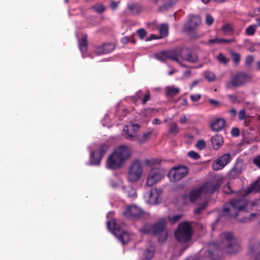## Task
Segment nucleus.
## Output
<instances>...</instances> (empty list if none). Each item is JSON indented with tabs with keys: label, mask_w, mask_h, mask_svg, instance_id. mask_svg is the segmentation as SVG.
<instances>
[{
	"label": "nucleus",
	"mask_w": 260,
	"mask_h": 260,
	"mask_svg": "<svg viewBox=\"0 0 260 260\" xmlns=\"http://www.w3.org/2000/svg\"><path fill=\"white\" fill-rule=\"evenodd\" d=\"M124 193L129 198L134 197L136 192L135 189L132 186H124L122 188Z\"/></svg>",
	"instance_id": "32"
},
{
	"label": "nucleus",
	"mask_w": 260,
	"mask_h": 260,
	"mask_svg": "<svg viewBox=\"0 0 260 260\" xmlns=\"http://www.w3.org/2000/svg\"><path fill=\"white\" fill-rule=\"evenodd\" d=\"M145 162L146 165L149 167H152L158 162L157 160L153 159H146Z\"/></svg>",
	"instance_id": "48"
},
{
	"label": "nucleus",
	"mask_w": 260,
	"mask_h": 260,
	"mask_svg": "<svg viewBox=\"0 0 260 260\" xmlns=\"http://www.w3.org/2000/svg\"><path fill=\"white\" fill-rule=\"evenodd\" d=\"M118 3L119 2H116L115 1H112L111 3L110 7L113 10H115L117 9Z\"/></svg>",
	"instance_id": "61"
},
{
	"label": "nucleus",
	"mask_w": 260,
	"mask_h": 260,
	"mask_svg": "<svg viewBox=\"0 0 260 260\" xmlns=\"http://www.w3.org/2000/svg\"><path fill=\"white\" fill-rule=\"evenodd\" d=\"M115 49V46L112 43H105L96 48V52L98 54H107L111 52Z\"/></svg>",
	"instance_id": "18"
},
{
	"label": "nucleus",
	"mask_w": 260,
	"mask_h": 260,
	"mask_svg": "<svg viewBox=\"0 0 260 260\" xmlns=\"http://www.w3.org/2000/svg\"><path fill=\"white\" fill-rule=\"evenodd\" d=\"M137 34L141 39H143L146 35L145 30L142 28L137 30Z\"/></svg>",
	"instance_id": "49"
},
{
	"label": "nucleus",
	"mask_w": 260,
	"mask_h": 260,
	"mask_svg": "<svg viewBox=\"0 0 260 260\" xmlns=\"http://www.w3.org/2000/svg\"><path fill=\"white\" fill-rule=\"evenodd\" d=\"M232 136L236 137L240 135V131L238 128L234 127L231 131Z\"/></svg>",
	"instance_id": "50"
},
{
	"label": "nucleus",
	"mask_w": 260,
	"mask_h": 260,
	"mask_svg": "<svg viewBox=\"0 0 260 260\" xmlns=\"http://www.w3.org/2000/svg\"><path fill=\"white\" fill-rule=\"evenodd\" d=\"M175 4L173 0H169L167 2L164 3L162 5L159 6V10L160 12H163L167 10L172 7Z\"/></svg>",
	"instance_id": "35"
},
{
	"label": "nucleus",
	"mask_w": 260,
	"mask_h": 260,
	"mask_svg": "<svg viewBox=\"0 0 260 260\" xmlns=\"http://www.w3.org/2000/svg\"><path fill=\"white\" fill-rule=\"evenodd\" d=\"M218 62L222 64L226 65L229 62V59L222 53H220L217 56Z\"/></svg>",
	"instance_id": "39"
},
{
	"label": "nucleus",
	"mask_w": 260,
	"mask_h": 260,
	"mask_svg": "<svg viewBox=\"0 0 260 260\" xmlns=\"http://www.w3.org/2000/svg\"><path fill=\"white\" fill-rule=\"evenodd\" d=\"M88 45L87 35L84 34L79 42V48L81 52H85L87 50Z\"/></svg>",
	"instance_id": "26"
},
{
	"label": "nucleus",
	"mask_w": 260,
	"mask_h": 260,
	"mask_svg": "<svg viewBox=\"0 0 260 260\" xmlns=\"http://www.w3.org/2000/svg\"><path fill=\"white\" fill-rule=\"evenodd\" d=\"M128 128L135 134V135L136 136V133L139 130L140 128V126L137 124H132V125L128 126Z\"/></svg>",
	"instance_id": "46"
},
{
	"label": "nucleus",
	"mask_w": 260,
	"mask_h": 260,
	"mask_svg": "<svg viewBox=\"0 0 260 260\" xmlns=\"http://www.w3.org/2000/svg\"><path fill=\"white\" fill-rule=\"evenodd\" d=\"M205 147L206 143L202 139L199 140L196 144V147L199 150H202L205 148Z\"/></svg>",
	"instance_id": "43"
},
{
	"label": "nucleus",
	"mask_w": 260,
	"mask_h": 260,
	"mask_svg": "<svg viewBox=\"0 0 260 260\" xmlns=\"http://www.w3.org/2000/svg\"><path fill=\"white\" fill-rule=\"evenodd\" d=\"M124 163L131 155V149L126 145H122L118 147L113 152Z\"/></svg>",
	"instance_id": "13"
},
{
	"label": "nucleus",
	"mask_w": 260,
	"mask_h": 260,
	"mask_svg": "<svg viewBox=\"0 0 260 260\" xmlns=\"http://www.w3.org/2000/svg\"><path fill=\"white\" fill-rule=\"evenodd\" d=\"M254 60L253 57L251 55L248 56L245 59V64L247 66H250Z\"/></svg>",
	"instance_id": "53"
},
{
	"label": "nucleus",
	"mask_w": 260,
	"mask_h": 260,
	"mask_svg": "<svg viewBox=\"0 0 260 260\" xmlns=\"http://www.w3.org/2000/svg\"><path fill=\"white\" fill-rule=\"evenodd\" d=\"M159 193L156 189H151L149 193V201L152 204L158 203Z\"/></svg>",
	"instance_id": "29"
},
{
	"label": "nucleus",
	"mask_w": 260,
	"mask_h": 260,
	"mask_svg": "<svg viewBox=\"0 0 260 260\" xmlns=\"http://www.w3.org/2000/svg\"><path fill=\"white\" fill-rule=\"evenodd\" d=\"M225 124V120L222 118L215 119L211 124V129L214 131H219L222 129Z\"/></svg>",
	"instance_id": "21"
},
{
	"label": "nucleus",
	"mask_w": 260,
	"mask_h": 260,
	"mask_svg": "<svg viewBox=\"0 0 260 260\" xmlns=\"http://www.w3.org/2000/svg\"><path fill=\"white\" fill-rule=\"evenodd\" d=\"M246 112L244 109L241 110L238 113V118L240 120H243L245 119Z\"/></svg>",
	"instance_id": "52"
},
{
	"label": "nucleus",
	"mask_w": 260,
	"mask_h": 260,
	"mask_svg": "<svg viewBox=\"0 0 260 260\" xmlns=\"http://www.w3.org/2000/svg\"><path fill=\"white\" fill-rule=\"evenodd\" d=\"M168 130L171 135L176 136L179 132L180 128L176 123L172 122L169 125Z\"/></svg>",
	"instance_id": "30"
},
{
	"label": "nucleus",
	"mask_w": 260,
	"mask_h": 260,
	"mask_svg": "<svg viewBox=\"0 0 260 260\" xmlns=\"http://www.w3.org/2000/svg\"><path fill=\"white\" fill-rule=\"evenodd\" d=\"M201 96L199 94H193L190 95V99L193 102H197L200 100Z\"/></svg>",
	"instance_id": "56"
},
{
	"label": "nucleus",
	"mask_w": 260,
	"mask_h": 260,
	"mask_svg": "<svg viewBox=\"0 0 260 260\" xmlns=\"http://www.w3.org/2000/svg\"><path fill=\"white\" fill-rule=\"evenodd\" d=\"M214 19L210 14H207L206 16L205 22L208 26L211 25L213 23Z\"/></svg>",
	"instance_id": "47"
},
{
	"label": "nucleus",
	"mask_w": 260,
	"mask_h": 260,
	"mask_svg": "<svg viewBox=\"0 0 260 260\" xmlns=\"http://www.w3.org/2000/svg\"><path fill=\"white\" fill-rule=\"evenodd\" d=\"M210 248L220 249L229 254H235L240 249L239 244L232 233L224 232L220 235L219 242H213L209 244Z\"/></svg>",
	"instance_id": "2"
},
{
	"label": "nucleus",
	"mask_w": 260,
	"mask_h": 260,
	"mask_svg": "<svg viewBox=\"0 0 260 260\" xmlns=\"http://www.w3.org/2000/svg\"><path fill=\"white\" fill-rule=\"evenodd\" d=\"M166 223V220L165 218H163L158 220V221L152 226V232L154 235L159 236L158 240L159 242H163L166 239L167 233L166 232L164 231Z\"/></svg>",
	"instance_id": "8"
},
{
	"label": "nucleus",
	"mask_w": 260,
	"mask_h": 260,
	"mask_svg": "<svg viewBox=\"0 0 260 260\" xmlns=\"http://www.w3.org/2000/svg\"><path fill=\"white\" fill-rule=\"evenodd\" d=\"M188 156L189 157L193 159L194 160H198L200 158V155L194 151H189L188 153Z\"/></svg>",
	"instance_id": "44"
},
{
	"label": "nucleus",
	"mask_w": 260,
	"mask_h": 260,
	"mask_svg": "<svg viewBox=\"0 0 260 260\" xmlns=\"http://www.w3.org/2000/svg\"><path fill=\"white\" fill-rule=\"evenodd\" d=\"M159 31L161 35H167L168 32V26L167 24H162L159 27Z\"/></svg>",
	"instance_id": "45"
},
{
	"label": "nucleus",
	"mask_w": 260,
	"mask_h": 260,
	"mask_svg": "<svg viewBox=\"0 0 260 260\" xmlns=\"http://www.w3.org/2000/svg\"><path fill=\"white\" fill-rule=\"evenodd\" d=\"M152 124L154 125H159L161 124V121L158 119L155 118L153 120Z\"/></svg>",
	"instance_id": "64"
},
{
	"label": "nucleus",
	"mask_w": 260,
	"mask_h": 260,
	"mask_svg": "<svg viewBox=\"0 0 260 260\" xmlns=\"http://www.w3.org/2000/svg\"><path fill=\"white\" fill-rule=\"evenodd\" d=\"M123 131L124 136L127 139L136 141L137 137L135 135L134 133L131 132V131L128 128V126L126 125L124 126Z\"/></svg>",
	"instance_id": "33"
},
{
	"label": "nucleus",
	"mask_w": 260,
	"mask_h": 260,
	"mask_svg": "<svg viewBox=\"0 0 260 260\" xmlns=\"http://www.w3.org/2000/svg\"><path fill=\"white\" fill-rule=\"evenodd\" d=\"M109 146L108 144L101 145L96 150L93 151L90 154L91 165H99L105 153L108 151Z\"/></svg>",
	"instance_id": "10"
},
{
	"label": "nucleus",
	"mask_w": 260,
	"mask_h": 260,
	"mask_svg": "<svg viewBox=\"0 0 260 260\" xmlns=\"http://www.w3.org/2000/svg\"><path fill=\"white\" fill-rule=\"evenodd\" d=\"M166 96L167 97H174L180 93V89L174 86H167L165 88Z\"/></svg>",
	"instance_id": "24"
},
{
	"label": "nucleus",
	"mask_w": 260,
	"mask_h": 260,
	"mask_svg": "<svg viewBox=\"0 0 260 260\" xmlns=\"http://www.w3.org/2000/svg\"><path fill=\"white\" fill-rule=\"evenodd\" d=\"M231 160L230 153L223 154L214 161L212 164V169L214 171L220 170L224 168Z\"/></svg>",
	"instance_id": "12"
},
{
	"label": "nucleus",
	"mask_w": 260,
	"mask_h": 260,
	"mask_svg": "<svg viewBox=\"0 0 260 260\" xmlns=\"http://www.w3.org/2000/svg\"><path fill=\"white\" fill-rule=\"evenodd\" d=\"M201 23L200 16L196 15H190L188 22L184 25V29L187 32L193 31Z\"/></svg>",
	"instance_id": "16"
},
{
	"label": "nucleus",
	"mask_w": 260,
	"mask_h": 260,
	"mask_svg": "<svg viewBox=\"0 0 260 260\" xmlns=\"http://www.w3.org/2000/svg\"><path fill=\"white\" fill-rule=\"evenodd\" d=\"M251 76L243 72H239L232 76L230 80L226 84L228 89L241 87L251 80Z\"/></svg>",
	"instance_id": "5"
},
{
	"label": "nucleus",
	"mask_w": 260,
	"mask_h": 260,
	"mask_svg": "<svg viewBox=\"0 0 260 260\" xmlns=\"http://www.w3.org/2000/svg\"><path fill=\"white\" fill-rule=\"evenodd\" d=\"M91 9L95 12L101 14L105 10L106 8L102 4L98 3L92 6Z\"/></svg>",
	"instance_id": "37"
},
{
	"label": "nucleus",
	"mask_w": 260,
	"mask_h": 260,
	"mask_svg": "<svg viewBox=\"0 0 260 260\" xmlns=\"http://www.w3.org/2000/svg\"><path fill=\"white\" fill-rule=\"evenodd\" d=\"M124 162L112 153L107 158L106 166L111 170H117L121 168Z\"/></svg>",
	"instance_id": "15"
},
{
	"label": "nucleus",
	"mask_w": 260,
	"mask_h": 260,
	"mask_svg": "<svg viewBox=\"0 0 260 260\" xmlns=\"http://www.w3.org/2000/svg\"><path fill=\"white\" fill-rule=\"evenodd\" d=\"M155 248L151 245L148 248H147L144 251V256L146 260H150L153 258L154 255Z\"/></svg>",
	"instance_id": "34"
},
{
	"label": "nucleus",
	"mask_w": 260,
	"mask_h": 260,
	"mask_svg": "<svg viewBox=\"0 0 260 260\" xmlns=\"http://www.w3.org/2000/svg\"><path fill=\"white\" fill-rule=\"evenodd\" d=\"M235 39L234 38H232L230 39H221V43H230L235 42Z\"/></svg>",
	"instance_id": "60"
},
{
	"label": "nucleus",
	"mask_w": 260,
	"mask_h": 260,
	"mask_svg": "<svg viewBox=\"0 0 260 260\" xmlns=\"http://www.w3.org/2000/svg\"><path fill=\"white\" fill-rule=\"evenodd\" d=\"M164 171L158 168H153L149 172L146 184L148 186H152L159 182L164 177Z\"/></svg>",
	"instance_id": "9"
},
{
	"label": "nucleus",
	"mask_w": 260,
	"mask_h": 260,
	"mask_svg": "<svg viewBox=\"0 0 260 260\" xmlns=\"http://www.w3.org/2000/svg\"><path fill=\"white\" fill-rule=\"evenodd\" d=\"M229 99L231 101L232 103H235L237 101V98L236 96L233 95H228Z\"/></svg>",
	"instance_id": "63"
},
{
	"label": "nucleus",
	"mask_w": 260,
	"mask_h": 260,
	"mask_svg": "<svg viewBox=\"0 0 260 260\" xmlns=\"http://www.w3.org/2000/svg\"><path fill=\"white\" fill-rule=\"evenodd\" d=\"M150 95L149 92L146 93L144 95V98H143L142 103L143 104H145L150 99Z\"/></svg>",
	"instance_id": "59"
},
{
	"label": "nucleus",
	"mask_w": 260,
	"mask_h": 260,
	"mask_svg": "<svg viewBox=\"0 0 260 260\" xmlns=\"http://www.w3.org/2000/svg\"><path fill=\"white\" fill-rule=\"evenodd\" d=\"M187 121V119L185 115H182L180 118V122L182 124L185 123Z\"/></svg>",
	"instance_id": "62"
},
{
	"label": "nucleus",
	"mask_w": 260,
	"mask_h": 260,
	"mask_svg": "<svg viewBox=\"0 0 260 260\" xmlns=\"http://www.w3.org/2000/svg\"><path fill=\"white\" fill-rule=\"evenodd\" d=\"M143 211L136 205H132L126 207L123 212V216L131 219H137L143 216Z\"/></svg>",
	"instance_id": "11"
},
{
	"label": "nucleus",
	"mask_w": 260,
	"mask_h": 260,
	"mask_svg": "<svg viewBox=\"0 0 260 260\" xmlns=\"http://www.w3.org/2000/svg\"><path fill=\"white\" fill-rule=\"evenodd\" d=\"M253 163L260 169V155L256 156L253 158Z\"/></svg>",
	"instance_id": "54"
},
{
	"label": "nucleus",
	"mask_w": 260,
	"mask_h": 260,
	"mask_svg": "<svg viewBox=\"0 0 260 260\" xmlns=\"http://www.w3.org/2000/svg\"><path fill=\"white\" fill-rule=\"evenodd\" d=\"M208 43L211 44H215V43H218L221 44V39L220 38H215L213 39H209L208 41Z\"/></svg>",
	"instance_id": "55"
},
{
	"label": "nucleus",
	"mask_w": 260,
	"mask_h": 260,
	"mask_svg": "<svg viewBox=\"0 0 260 260\" xmlns=\"http://www.w3.org/2000/svg\"><path fill=\"white\" fill-rule=\"evenodd\" d=\"M229 203L230 207H224L222 211V215L227 218H236L243 211L248 212L251 210L256 211V212L250 214L249 217H244L238 219L239 222L246 223L253 220L260 215V199L250 202L246 196H243L230 200Z\"/></svg>",
	"instance_id": "1"
},
{
	"label": "nucleus",
	"mask_w": 260,
	"mask_h": 260,
	"mask_svg": "<svg viewBox=\"0 0 260 260\" xmlns=\"http://www.w3.org/2000/svg\"><path fill=\"white\" fill-rule=\"evenodd\" d=\"M242 168L240 164H236L229 171L228 176L230 179L237 178L242 172Z\"/></svg>",
	"instance_id": "20"
},
{
	"label": "nucleus",
	"mask_w": 260,
	"mask_h": 260,
	"mask_svg": "<svg viewBox=\"0 0 260 260\" xmlns=\"http://www.w3.org/2000/svg\"><path fill=\"white\" fill-rule=\"evenodd\" d=\"M188 171V168L184 166L174 167L169 171L168 176L172 182H176L184 178Z\"/></svg>",
	"instance_id": "7"
},
{
	"label": "nucleus",
	"mask_w": 260,
	"mask_h": 260,
	"mask_svg": "<svg viewBox=\"0 0 260 260\" xmlns=\"http://www.w3.org/2000/svg\"><path fill=\"white\" fill-rule=\"evenodd\" d=\"M222 31L225 33L232 35L234 32V28L232 24L226 23L224 24L221 28Z\"/></svg>",
	"instance_id": "38"
},
{
	"label": "nucleus",
	"mask_w": 260,
	"mask_h": 260,
	"mask_svg": "<svg viewBox=\"0 0 260 260\" xmlns=\"http://www.w3.org/2000/svg\"><path fill=\"white\" fill-rule=\"evenodd\" d=\"M143 169L140 161H134L129 168L128 178L131 182L138 181L142 176Z\"/></svg>",
	"instance_id": "6"
},
{
	"label": "nucleus",
	"mask_w": 260,
	"mask_h": 260,
	"mask_svg": "<svg viewBox=\"0 0 260 260\" xmlns=\"http://www.w3.org/2000/svg\"><path fill=\"white\" fill-rule=\"evenodd\" d=\"M231 55L234 63L236 65L238 64L240 61V55L238 53L233 51L231 52Z\"/></svg>",
	"instance_id": "41"
},
{
	"label": "nucleus",
	"mask_w": 260,
	"mask_h": 260,
	"mask_svg": "<svg viewBox=\"0 0 260 260\" xmlns=\"http://www.w3.org/2000/svg\"><path fill=\"white\" fill-rule=\"evenodd\" d=\"M260 191V178L259 179L252 184L247 189L246 194L251 192H258Z\"/></svg>",
	"instance_id": "28"
},
{
	"label": "nucleus",
	"mask_w": 260,
	"mask_h": 260,
	"mask_svg": "<svg viewBox=\"0 0 260 260\" xmlns=\"http://www.w3.org/2000/svg\"><path fill=\"white\" fill-rule=\"evenodd\" d=\"M155 57L156 59L162 62H165L167 59H170L172 60L173 58L171 50L165 51L161 52L159 53L155 54Z\"/></svg>",
	"instance_id": "22"
},
{
	"label": "nucleus",
	"mask_w": 260,
	"mask_h": 260,
	"mask_svg": "<svg viewBox=\"0 0 260 260\" xmlns=\"http://www.w3.org/2000/svg\"><path fill=\"white\" fill-rule=\"evenodd\" d=\"M182 217L181 215H175L173 216H168L169 221L172 224H175L178 222Z\"/></svg>",
	"instance_id": "40"
},
{
	"label": "nucleus",
	"mask_w": 260,
	"mask_h": 260,
	"mask_svg": "<svg viewBox=\"0 0 260 260\" xmlns=\"http://www.w3.org/2000/svg\"><path fill=\"white\" fill-rule=\"evenodd\" d=\"M203 193L200 187L199 188L192 190L189 195V200L191 202L195 201Z\"/></svg>",
	"instance_id": "31"
},
{
	"label": "nucleus",
	"mask_w": 260,
	"mask_h": 260,
	"mask_svg": "<svg viewBox=\"0 0 260 260\" xmlns=\"http://www.w3.org/2000/svg\"><path fill=\"white\" fill-rule=\"evenodd\" d=\"M127 8L133 15H138L141 10L142 8L137 3L131 2L128 3Z\"/></svg>",
	"instance_id": "23"
},
{
	"label": "nucleus",
	"mask_w": 260,
	"mask_h": 260,
	"mask_svg": "<svg viewBox=\"0 0 260 260\" xmlns=\"http://www.w3.org/2000/svg\"><path fill=\"white\" fill-rule=\"evenodd\" d=\"M257 25L256 24H253L249 25L246 29H245V34L248 36H253L255 34L256 29H257Z\"/></svg>",
	"instance_id": "36"
},
{
	"label": "nucleus",
	"mask_w": 260,
	"mask_h": 260,
	"mask_svg": "<svg viewBox=\"0 0 260 260\" xmlns=\"http://www.w3.org/2000/svg\"><path fill=\"white\" fill-rule=\"evenodd\" d=\"M198 59V57L196 53L188 48V51L186 54L185 58H184V60L191 63H196L197 62Z\"/></svg>",
	"instance_id": "25"
},
{
	"label": "nucleus",
	"mask_w": 260,
	"mask_h": 260,
	"mask_svg": "<svg viewBox=\"0 0 260 260\" xmlns=\"http://www.w3.org/2000/svg\"><path fill=\"white\" fill-rule=\"evenodd\" d=\"M153 131L145 132L141 137H137L136 141L139 144L145 143L153 134Z\"/></svg>",
	"instance_id": "27"
},
{
	"label": "nucleus",
	"mask_w": 260,
	"mask_h": 260,
	"mask_svg": "<svg viewBox=\"0 0 260 260\" xmlns=\"http://www.w3.org/2000/svg\"><path fill=\"white\" fill-rule=\"evenodd\" d=\"M205 78L209 82H213L216 79L215 74L211 72H206L205 73Z\"/></svg>",
	"instance_id": "42"
},
{
	"label": "nucleus",
	"mask_w": 260,
	"mask_h": 260,
	"mask_svg": "<svg viewBox=\"0 0 260 260\" xmlns=\"http://www.w3.org/2000/svg\"><path fill=\"white\" fill-rule=\"evenodd\" d=\"M219 185L217 183L208 182L200 187L203 193L212 194L217 189Z\"/></svg>",
	"instance_id": "17"
},
{
	"label": "nucleus",
	"mask_w": 260,
	"mask_h": 260,
	"mask_svg": "<svg viewBox=\"0 0 260 260\" xmlns=\"http://www.w3.org/2000/svg\"><path fill=\"white\" fill-rule=\"evenodd\" d=\"M223 192L225 194H234L235 193V192H234L232 190L231 187L229 184L225 186L223 188Z\"/></svg>",
	"instance_id": "51"
},
{
	"label": "nucleus",
	"mask_w": 260,
	"mask_h": 260,
	"mask_svg": "<svg viewBox=\"0 0 260 260\" xmlns=\"http://www.w3.org/2000/svg\"><path fill=\"white\" fill-rule=\"evenodd\" d=\"M188 48L178 47L175 49L171 50L172 55L173 56L172 60L176 62L179 65L184 66L179 58L184 60L185 58L186 54L187 53Z\"/></svg>",
	"instance_id": "14"
},
{
	"label": "nucleus",
	"mask_w": 260,
	"mask_h": 260,
	"mask_svg": "<svg viewBox=\"0 0 260 260\" xmlns=\"http://www.w3.org/2000/svg\"><path fill=\"white\" fill-rule=\"evenodd\" d=\"M107 227L123 244H127L129 242V235L117 224L115 219L107 221Z\"/></svg>",
	"instance_id": "4"
},
{
	"label": "nucleus",
	"mask_w": 260,
	"mask_h": 260,
	"mask_svg": "<svg viewBox=\"0 0 260 260\" xmlns=\"http://www.w3.org/2000/svg\"><path fill=\"white\" fill-rule=\"evenodd\" d=\"M209 102L210 104L214 105L216 107H218L220 105L219 102L218 101L214 99H209Z\"/></svg>",
	"instance_id": "57"
},
{
	"label": "nucleus",
	"mask_w": 260,
	"mask_h": 260,
	"mask_svg": "<svg viewBox=\"0 0 260 260\" xmlns=\"http://www.w3.org/2000/svg\"><path fill=\"white\" fill-rule=\"evenodd\" d=\"M212 147L214 149H219L223 144V138L221 135H215L211 138Z\"/></svg>",
	"instance_id": "19"
},
{
	"label": "nucleus",
	"mask_w": 260,
	"mask_h": 260,
	"mask_svg": "<svg viewBox=\"0 0 260 260\" xmlns=\"http://www.w3.org/2000/svg\"><path fill=\"white\" fill-rule=\"evenodd\" d=\"M192 233L190 224L187 221L180 223L175 232L176 240L182 244L186 246L181 249L183 252L189 246Z\"/></svg>",
	"instance_id": "3"
},
{
	"label": "nucleus",
	"mask_w": 260,
	"mask_h": 260,
	"mask_svg": "<svg viewBox=\"0 0 260 260\" xmlns=\"http://www.w3.org/2000/svg\"><path fill=\"white\" fill-rule=\"evenodd\" d=\"M130 41V38L129 37L124 36L122 37L121 39V42L123 44H127Z\"/></svg>",
	"instance_id": "58"
}]
</instances>
